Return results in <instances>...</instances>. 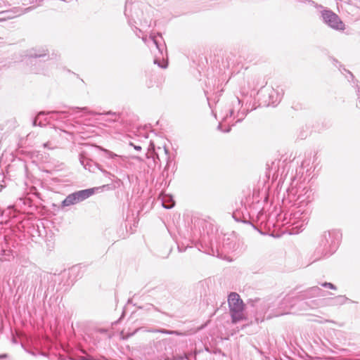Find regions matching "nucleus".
Listing matches in <instances>:
<instances>
[{
  "label": "nucleus",
  "mask_w": 360,
  "mask_h": 360,
  "mask_svg": "<svg viewBox=\"0 0 360 360\" xmlns=\"http://www.w3.org/2000/svg\"><path fill=\"white\" fill-rule=\"evenodd\" d=\"M228 303L233 323L245 319L243 313L245 304L238 293L231 292L228 297Z\"/></svg>",
  "instance_id": "nucleus-1"
},
{
  "label": "nucleus",
  "mask_w": 360,
  "mask_h": 360,
  "mask_svg": "<svg viewBox=\"0 0 360 360\" xmlns=\"http://www.w3.org/2000/svg\"><path fill=\"white\" fill-rule=\"evenodd\" d=\"M323 18L324 22L330 27L340 31L345 30V24L334 13L329 11H326L323 13Z\"/></svg>",
  "instance_id": "nucleus-2"
},
{
  "label": "nucleus",
  "mask_w": 360,
  "mask_h": 360,
  "mask_svg": "<svg viewBox=\"0 0 360 360\" xmlns=\"http://www.w3.org/2000/svg\"><path fill=\"white\" fill-rule=\"evenodd\" d=\"M95 189L94 188H89L86 190L79 191L78 192H76V195L78 197L79 202L82 201L91 195H92L94 193Z\"/></svg>",
  "instance_id": "nucleus-3"
},
{
  "label": "nucleus",
  "mask_w": 360,
  "mask_h": 360,
  "mask_svg": "<svg viewBox=\"0 0 360 360\" xmlns=\"http://www.w3.org/2000/svg\"><path fill=\"white\" fill-rule=\"evenodd\" d=\"M79 202L78 197L76 193H74L67 196V198L63 201L62 205L64 207L70 206Z\"/></svg>",
  "instance_id": "nucleus-4"
},
{
  "label": "nucleus",
  "mask_w": 360,
  "mask_h": 360,
  "mask_svg": "<svg viewBox=\"0 0 360 360\" xmlns=\"http://www.w3.org/2000/svg\"><path fill=\"white\" fill-rule=\"evenodd\" d=\"M168 149L165 143H162L160 146H158L157 152H155L156 156L158 158L159 155H165L166 157H168Z\"/></svg>",
  "instance_id": "nucleus-5"
},
{
  "label": "nucleus",
  "mask_w": 360,
  "mask_h": 360,
  "mask_svg": "<svg viewBox=\"0 0 360 360\" xmlns=\"http://www.w3.org/2000/svg\"><path fill=\"white\" fill-rule=\"evenodd\" d=\"M159 332L162 333H167V334H176L177 335H183V333H179L177 331H169V330H160Z\"/></svg>",
  "instance_id": "nucleus-6"
},
{
  "label": "nucleus",
  "mask_w": 360,
  "mask_h": 360,
  "mask_svg": "<svg viewBox=\"0 0 360 360\" xmlns=\"http://www.w3.org/2000/svg\"><path fill=\"white\" fill-rule=\"evenodd\" d=\"M150 150H153V152H155V146L153 143H150Z\"/></svg>",
  "instance_id": "nucleus-7"
}]
</instances>
